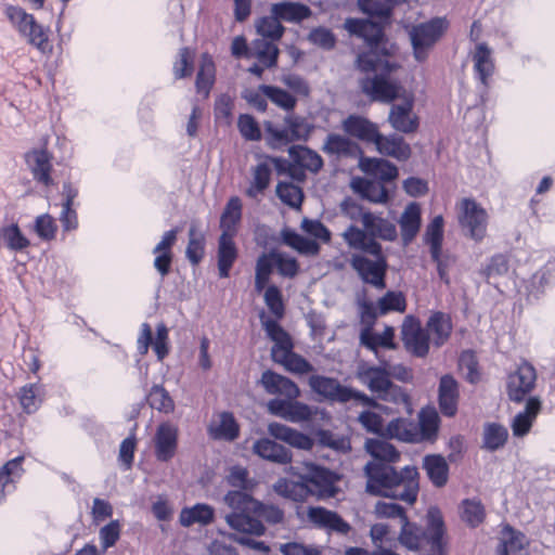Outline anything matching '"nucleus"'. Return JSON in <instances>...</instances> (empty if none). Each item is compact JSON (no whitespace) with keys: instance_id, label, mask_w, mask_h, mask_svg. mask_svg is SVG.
Returning <instances> with one entry per match:
<instances>
[{"instance_id":"nucleus-1","label":"nucleus","mask_w":555,"mask_h":555,"mask_svg":"<svg viewBox=\"0 0 555 555\" xmlns=\"http://www.w3.org/2000/svg\"><path fill=\"white\" fill-rule=\"evenodd\" d=\"M345 29L364 40L367 49L360 51L354 67L365 75L359 80L361 91L372 101L390 103L400 92V83L392 75L401 67L396 60L397 47L386 37L384 26L377 22L349 17Z\"/></svg>"},{"instance_id":"nucleus-2","label":"nucleus","mask_w":555,"mask_h":555,"mask_svg":"<svg viewBox=\"0 0 555 555\" xmlns=\"http://www.w3.org/2000/svg\"><path fill=\"white\" fill-rule=\"evenodd\" d=\"M366 492L414 504L418 490V472L415 466H405L400 472L384 463H367L364 467Z\"/></svg>"},{"instance_id":"nucleus-3","label":"nucleus","mask_w":555,"mask_h":555,"mask_svg":"<svg viewBox=\"0 0 555 555\" xmlns=\"http://www.w3.org/2000/svg\"><path fill=\"white\" fill-rule=\"evenodd\" d=\"M349 248L361 251L350 258L351 268L360 279L376 288H385V276L388 268L382 245L377 241H369L357 225H349L341 234Z\"/></svg>"},{"instance_id":"nucleus-4","label":"nucleus","mask_w":555,"mask_h":555,"mask_svg":"<svg viewBox=\"0 0 555 555\" xmlns=\"http://www.w3.org/2000/svg\"><path fill=\"white\" fill-rule=\"evenodd\" d=\"M230 512L224 514V520L233 530L262 535L266 531L263 524L255 517L258 501L242 490H231L223 496Z\"/></svg>"},{"instance_id":"nucleus-5","label":"nucleus","mask_w":555,"mask_h":555,"mask_svg":"<svg viewBox=\"0 0 555 555\" xmlns=\"http://www.w3.org/2000/svg\"><path fill=\"white\" fill-rule=\"evenodd\" d=\"M4 14L18 34L42 54H51L53 46L50 42V29L39 24L36 17L23 8L8 4Z\"/></svg>"},{"instance_id":"nucleus-6","label":"nucleus","mask_w":555,"mask_h":555,"mask_svg":"<svg viewBox=\"0 0 555 555\" xmlns=\"http://www.w3.org/2000/svg\"><path fill=\"white\" fill-rule=\"evenodd\" d=\"M297 467H291L294 475L306 480L309 493L318 500H326L336 496L338 476L327 468L313 463H304L302 472H296Z\"/></svg>"},{"instance_id":"nucleus-7","label":"nucleus","mask_w":555,"mask_h":555,"mask_svg":"<svg viewBox=\"0 0 555 555\" xmlns=\"http://www.w3.org/2000/svg\"><path fill=\"white\" fill-rule=\"evenodd\" d=\"M449 25L447 17H434L413 26L410 36L417 61L423 62L427 59L428 51L442 38Z\"/></svg>"},{"instance_id":"nucleus-8","label":"nucleus","mask_w":555,"mask_h":555,"mask_svg":"<svg viewBox=\"0 0 555 555\" xmlns=\"http://www.w3.org/2000/svg\"><path fill=\"white\" fill-rule=\"evenodd\" d=\"M459 221L465 233L479 242L487 233L488 214L474 199L464 198L460 204Z\"/></svg>"},{"instance_id":"nucleus-9","label":"nucleus","mask_w":555,"mask_h":555,"mask_svg":"<svg viewBox=\"0 0 555 555\" xmlns=\"http://www.w3.org/2000/svg\"><path fill=\"white\" fill-rule=\"evenodd\" d=\"M537 380V372L532 364L524 361L507 378V395L509 400L521 402L529 395Z\"/></svg>"},{"instance_id":"nucleus-10","label":"nucleus","mask_w":555,"mask_h":555,"mask_svg":"<svg viewBox=\"0 0 555 555\" xmlns=\"http://www.w3.org/2000/svg\"><path fill=\"white\" fill-rule=\"evenodd\" d=\"M401 338L408 351L423 358L429 351V335L412 315H406L401 326Z\"/></svg>"},{"instance_id":"nucleus-11","label":"nucleus","mask_w":555,"mask_h":555,"mask_svg":"<svg viewBox=\"0 0 555 555\" xmlns=\"http://www.w3.org/2000/svg\"><path fill=\"white\" fill-rule=\"evenodd\" d=\"M307 519L318 529L327 532H335L341 535H347L351 531V526L343 517L334 512L322 506H310L307 509Z\"/></svg>"},{"instance_id":"nucleus-12","label":"nucleus","mask_w":555,"mask_h":555,"mask_svg":"<svg viewBox=\"0 0 555 555\" xmlns=\"http://www.w3.org/2000/svg\"><path fill=\"white\" fill-rule=\"evenodd\" d=\"M268 411L285 421L301 423L311 420L313 411L311 406L296 399H272L268 402Z\"/></svg>"},{"instance_id":"nucleus-13","label":"nucleus","mask_w":555,"mask_h":555,"mask_svg":"<svg viewBox=\"0 0 555 555\" xmlns=\"http://www.w3.org/2000/svg\"><path fill=\"white\" fill-rule=\"evenodd\" d=\"M311 390L323 398L339 403L348 402L349 387L341 385L337 379L322 375L309 377Z\"/></svg>"},{"instance_id":"nucleus-14","label":"nucleus","mask_w":555,"mask_h":555,"mask_svg":"<svg viewBox=\"0 0 555 555\" xmlns=\"http://www.w3.org/2000/svg\"><path fill=\"white\" fill-rule=\"evenodd\" d=\"M260 321L268 337L274 341V346L272 347V356L274 360L293 349L291 336L286 331H284L276 320L267 317L264 312H262L260 314Z\"/></svg>"},{"instance_id":"nucleus-15","label":"nucleus","mask_w":555,"mask_h":555,"mask_svg":"<svg viewBox=\"0 0 555 555\" xmlns=\"http://www.w3.org/2000/svg\"><path fill=\"white\" fill-rule=\"evenodd\" d=\"M362 227L363 229H360V231L369 241H376L377 238L393 241L397 237L396 225L391 221L373 212L365 216Z\"/></svg>"},{"instance_id":"nucleus-16","label":"nucleus","mask_w":555,"mask_h":555,"mask_svg":"<svg viewBox=\"0 0 555 555\" xmlns=\"http://www.w3.org/2000/svg\"><path fill=\"white\" fill-rule=\"evenodd\" d=\"M356 376L369 388L371 392L376 393L377 398H379V395H382L391 383L389 374L387 373V367L384 365H360L357 370Z\"/></svg>"},{"instance_id":"nucleus-17","label":"nucleus","mask_w":555,"mask_h":555,"mask_svg":"<svg viewBox=\"0 0 555 555\" xmlns=\"http://www.w3.org/2000/svg\"><path fill=\"white\" fill-rule=\"evenodd\" d=\"M260 383L270 395H280L287 399H297L300 395L298 386L293 380L269 370L262 373Z\"/></svg>"},{"instance_id":"nucleus-18","label":"nucleus","mask_w":555,"mask_h":555,"mask_svg":"<svg viewBox=\"0 0 555 555\" xmlns=\"http://www.w3.org/2000/svg\"><path fill=\"white\" fill-rule=\"evenodd\" d=\"M268 433L275 439L300 450H311L314 444L313 439L309 436L281 423H270Z\"/></svg>"},{"instance_id":"nucleus-19","label":"nucleus","mask_w":555,"mask_h":555,"mask_svg":"<svg viewBox=\"0 0 555 555\" xmlns=\"http://www.w3.org/2000/svg\"><path fill=\"white\" fill-rule=\"evenodd\" d=\"M359 167L370 179L380 183L392 181L398 176L397 167L383 158L361 157Z\"/></svg>"},{"instance_id":"nucleus-20","label":"nucleus","mask_w":555,"mask_h":555,"mask_svg":"<svg viewBox=\"0 0 555 555\" xmlns=\"http://www.w3.org/2000/svg\"><path fill=\"white\" fill-rule=\"evenodd\" d=\"M474 73L483 87L489 86V79L495 70L492 51L487 43H478L473 54Z\"/></svg>"},{"instance_id":"nucleus-21","label":"nucleus","mask_w":555,"mask_h":555,"mask_svg":"<svg viewBox=\"0 0 555 555\" xmlns=\"http://www.w3.org/2000/svg\"><path fill=\"white\" fill-rule=\"evenodd\" d=\"M177 428L168 423L160 424L155 436L156 456L159 461L170 460L177 449Z\"/></svg>"},{"instance_id":"nucleus-22","label":"nucleus","mask_w":555,"mask_h":555,"mask_svg":"<svg viewBox=\"0 0 555 555\" xmlns=\"http://www.w3.org/2000/svg\"><path fill=\"white\" fill-rule=\"evenodd\" d=\"M270 12L275 14L281 23L299 24L312 15V11L307 4L293 1L273 3Z\"/></svg>"},{"instance_id":"nucleus-23","label":"nucleus","mask_w":555,"mask_h":555,"mask_svg":"<svg viewBox=\"0 0 555 555\" xmlns=\"http://www.w3.org/2000/svg\"><path fill=\"white\" fill-rule=\"evenodd\" d=\"M459 385L451 375H444L439 384V408L443 415L454 416L457 411Z\"/></svg>"},{"instance_id":"nucleus-24","label":"nucleus","mask_w":555,"mask_h":555,"mask_svg":"<svg viewBox=\"0 0 555 555\" xmlns=\"http://www.w3.org/2000/svg\"><path fill=\"white\" fill-rule=\"evenodd\" d=\"M350 188L362 198L372 203H386L388 199V192L384 184L370 178H352Z\"/></svg>"},{"instance_id":"nucleus-25","label":"nucleus","mask_w":555,"mask_h":555,"mask_svg":"<svg viewBox=\"0 0 555 555\" xmlns=\"http://www.w3.org/2000/svg\"><path fill=\"white\" fill-rule=\"evenodd\" d=\"M26 163L28 164L34 178L44 185L52 183L50 171L52 169L51 159L52 156L43 149L34 150L26 153Z\"/></svg>"},{"instance_id":"nucleus-26","label":"nucleus","mask_w":555,"mask_h":555,"mask_svg":"<svg viewBox=\"0 0 555 555\" xmlns=\"http://www.w3.org/2000/svg\"><path fill=\"white\" fill-rule=\"evenodd\" d=\"M541 400L538 397H530L525 405V410L519 412L512 422L513 435L524 437L527 435L541 411Z\"/></svg>"},{"instance_id":"nucleus-27","label":"nucleus","mask_w":555,"mask_h":555,"mask_svg":"<svg viewBox=\"0 0 555 555\" xmlns=\"http://www.w3.org/2000/svg\"><path fill=\"white\" fill-rule=\"evenodd\" d=\"M413 102L405 101L391 107L389 120L392 127L401 132L410 133L417 129L418 119L413 115Z\"/></svg>"},{"instance_id":"nucleus-28","label":"nucleus","mask_w":555,"mask_h":555,"mask_svg":"<svg viewBox=\"0 0 555 555\" xmlns=\"http://www.w3.org/2000/svg\"><path fill=\"white\" fill-rule=\"evenodd\" d=\"M253 450L260 457L278 464H287L292 461V453L288 449L268 438L257 440Z\"/></svg>"},{"instance_id":"nucleus-29","label":"nucleus","mask_w":555,"mask_h":555,"mask_svg":"<svg viewBox=\"0 0 555 555\" xmlns=\"http://www.w3.org/2000/svg\"><path fill=\"white\" fill-rule=\"evenodd\" d=\"M343 128L348 135L354 139H386L377 131L374 124L358 115L348 116L344 120Z\"/></svg>"},{"instance_id":"nucleus-30","label":"nucleus","mask_w":555,"mask_h":555,"mask_svg":"<svg viewBox=\"0 0 555 555\" xmlns=\"http://www.w3.org/2000/svg\"><path fill=\"white\" fill-rule=\"evenodd\" d=\"M423 468L434 486L441 488L448 482L449 466L443 456L439 454L426 455L423 459Z\"/></svg>"},{"instance_id":"nucleus-31","label":"nucleus","mask_w":555,"mask_h":555,"mask_svg":"<svg viewBox=\"0 0 555 555\" xmlns=\"http://www.w3.org/2000/svg\"><path fill=\"white\" fill-rule=\"evenodd\" d=\"M426 517L428 518V515ZM425 538L429 540L428 528L424 530L417 524L409 521L408 518H402L401 530L398 538L402 546L410 551H418Z\"/></svg>"},{"instance_id":"nucleus-32","label":"nucleus","mask_w":555,"mask_h":555,"mask_svg":"<svg viewBox=\"0 0 555 555\" xmlns=\"http://www.w3.org/2000/svg\"><path fill=\"white\" fill-rule=\"evenodd\" d=\"M280 49L274 41L255 39L251 42V59H256L268 69L278 65Z\"/></svg>"},{"instance_id":"nucleus-33","label":"nucleus","mask_w":555,"mask_h":555,"mask_svg":"<svg viewBox=\"0 0 555 555\" xmlns=\"http://www.w3.org/2000/svg\"><path fill=\"white\" fill-rule=\"evenodd\" d=\"M273 489L279 495L294 502H302L311 496L306 480L300 478L298 481L281 478L273 485Z\"/></svg>"},{"instance_id":"nucleus-34","label":"nucleus","mask_w":555,"mask_h":555,"mask_svg":"<svg viewBox=\"0 0 555 555\" xmlns=\"http://www.w3.org/2000/svg\"><path fill=\"white\" fill-rule=\"evenodd\" d=\"M440 417L434 408L422 409L418 414V442L434 441L439 430Z\"/></svg>"},{"instance_id":"nucleus-35","label":"nucleus","mask_w":555,"mask_h":555,"mask_svg":"<svg viewBox=\"0 0 555 555\" xmlns=\"http://www.w3.org/2000/svg\"><path fill=\"white\" fill-rule=\"evenodd\" d=\"M384 435L403 442H418L417 425L402 417L390 421Z\"/></svg>"},{"instance_id":"nucleus-36","label":"nucleus","mask_w":555,"mask_h":555,"mask_svg":"<svg viewBox=\"0 0 555 555\" xmlns=\"http://www.w3.org/2000/svg\"><path fill=\"white\" fill-rule=\"evenodd\" d=\"M395 330L391 326H386L383 333L375 334L372 328H363L360 333V344L367 349L377 353L378 347L387 349H395L393 344Z\"/></svg>"},{"instance_id":"nucleus-37","label":"nucleus","mask_w":555,"mask_h":555,"mask_svg":"<svg viewBox=\"0 0 555 555\" xmlns=\"http://www.w3.org/2000/svg\"><path fill=\"white\" fill-rule=\"evenodd\" d=\"M402 240L410 243L417 234L421 225V209L416 203L409 204L399 220Z\"/></svg>"},{"instance_id":"nucleus-38","label":"nucleus","mask_w":555,"mask_h":555,"mask_svg":"<svg viewBox=\"0 0 555 555\" xmlns=\"http://www.w3.org/2000/svg\"><path fill=\"white\" fill-rule=\"evenodd\" d=\"M365 449L374 457V463H395L400 459V453L388 441L383 439H369L365 442Z\"/></svg>"},{"instance_id":"nucleus-39","label":"nucleus","mask_w":555,"mask_h":555,"mask_svg":"<svg viewBox=\"0 0 555 555\" xmlns=\"http://www.w3.org/2000/svg\"><path fill=\"white\" fill-rule=\"evenodd\" d=\"M282 241L285 245L305 256H317L320 253V245L310 238H307L291 229H284L281 232Z\"/></svg>"},{"instance_id":"nucleus-40","label":"nucleus","mask_w":555,"mask_h":555,"mask_svg":"<svg viewBox=\"0 0 555 555\" xmlns=\"http://www.w3.org/2000/svg\"><path fill=\"white\" fill-rule=\"evenodd\" d=\"M242 219V202L238 197L234 196L227 203L220 218L221 234L234 235L236 228Z\"/></svg>"},{"instance_id":"nucleus-41","label":"nucleus","mask_w":555,"mask_h":555,"mask_svg":"<svg viewBox=\"0 0 555 555\" xmlns=\"http://www.w3.org/2000/svg\"><path fill=\"white\" fill-rule=\"evenodd\" d=\"M274 268H276L274 250L258 257L255 268V291L258 294L266 288Z\"/></svg>"},{"instance_id":"nucleus-42","label":"nucleus","mask_w":555,"mask_h":555,"mask_svg":"<svg viewBox=\"0 0 555 555\" xmlns=\"http://www.w3.org/2000/svg\"><path fill=\"white\" fill-rule=\"evenodd\" d=\"M214 508L204 503L195 504L192 507H185L180 513V524L183 527H190L193 524L208 525L212 521Z\"/></svg>"},{"instance_id":"nucleus-43","label":"nucleus","mask_w":555,"mask_h":555,"mask_svg":"<svg viewBox=\"0 0 555 555\" xmlns=\"http://www.w3.org/2000/svg\"><path fill=\"white\" fill-rule=\"evenodd\" d=\"M397 0H358L359 9L366 15L387 23Z\"/></svg>"},{"instance_id":"nucleus-44","label":"nucleus","mask_w":555,"mask_h":555,"mask_svg":"<svg viewBox=\"0 0 555 555\" xmlns=\"http://www.w3.org/2000/svg\"><path fill=\"white\" fill-rule=\"evenodd\" d=\"M253 180L250 186L246 190V195L255 198L262 193L270 184L271 166L268 160L259 163L253 168Z\"/></svg>"},{"instance_id":"nucleus-45","label":"nucleus","mask_w":555,"mask_h":555,"mask_svg":"<svg viewBox=\"0 0 555 555\" xmlns=\"http://www.w3.org/2000/svg\"><path fill=\"white\" fill-rule=\"evenodd\" d=\"M461 519L469 527L476 528L486 518L485 506L479 500L465 499L461 503Z\"/></svg>"},{"instance_id":"nucleus-46","label":"nucleus","mask_w":555,"mask_h":555,"mask_svg":"<svg viewBox=\"0 0 555 555\" xmlns=\"http://www.w3.org/2000/svg\"><path fill=\"white\" fill-rule=\"evenodd\" d=\"M216 68L212 60L208 55H204L199 69L196 75L195 86L198 93L208 96L215 83Z\"/></svg>"},{"instance_id":"nucleus-47","label":"nucleus","mask_w":555,"mask_h":555,"mask_svg":"<svg viewBox=\"0 0 555 555\" xmlns=\"http://www.w3.org/2000/svg\"><path fill=\"white\" fill-rule=\"evenodd\" d=\"M256 28L257 33L262 37L261 39L274 42L279 41L285 33V27L282 25L280 18L272 13L270 16L259 18Z\"/></svg>"},{"instance_id":"nucleus-48","label":"nucleus","mask_w":555,"mask_h":555,"mask_svg":"<svg viewBox=\"0 0 555 555\" xmlns=\"http://www.w3.org/2000/svg\"><path fill=\"white\" fill-rule=\"evenodd\" d=\"M525 537L521 533L515 532L509 529L504 533L498 545V555H527L525 548Z\"/></svg>"},{"instance_id":"nucleus-49","label":"nucleus","mask_w":555,"mask_h":555,"mask_svg":"<svg viewBox=\"0 0 555 555\" xmlns=\"http://www.w3.org/2000/svg\"><path fill=\"white\" fill-rule=\"evenodd\" d=\"M210 435L215 439L233 440L238 436L237 424L230 413H222L219 416V422L209 427Z\"/></svg>"},{"instance_id":"nucleus-50","label":"nucleus","mask_w":555,"mask_h":555,"mask_svg":"<svg viewBox=\"0 0 555 555\" xmlns=\"http://www.w3.org/2000/svg\"><path fill=\"white\" fill-rule=\"evenodd\" d=\"M451 323L443 313L437 312L427 322V331L434 336V343L441 346L451 333Z\"/></svg>"},{"instance_id":"nucleus-51","label":"nucleus","mask_w":555,"mask_h":555,"mask_svg":"<svg viewBox=\"0 0 555 555\" xmlns=\"http://www.w3.org/2000/svg\"><path fill=\"white\" fill-rule=\"evenodd\" d=\"M426 242L430 246L431 259H438V253L442 249L443 218L436 216L426 229Z\"/></svg>"},{"instance_id":"nucleus-52","label":"nucleus","mask_w":555,"mask_h":555,"mask_svg":"<svg viewBox=\"0 0 555 555\" xmlns=\"http://www.w3.org/2000/svg\"><path fill=\"white\" fill-rule=\"evenodd\" d=\"M260 90L267 94L268 99L273 104L284 111H293L297 104L296 98L282 88L270 85H260Z\"/></svg>"},{"instance_id":"nucleus-53","label":"nucleus","mask_w":555,"mask_h":555,"mask_svg":"<svg viewBox=\"0 0 555 555\" xmlns=\"http://www.w3.org/2000/svg\"><path fill=\"white\" fill-rule=\"evenodd\" d=\"M373 143L376 150L386 156L398 160H406L411 155V149L405 141H369Z\"/></svg>"},{"instance_id":"nucleus-54","label":"nucleus","mask_w":555,"mask_h":555,"mask_svg":"<svg viewBox=\"0 0 555 555\" xmlns=\"http://www.w3.org/2000/svg\"><path fill=\"white\" fill-rule=\"evenodd\" d=\"M204 235L197 231L195 224H192L189 230V243L186 246L185 255L186 258L193 263L197 264L204 257L205 247Z\"/></svg>"},{"instance_id":"nucleus-55","label":"nucleus","mask_w":555,"mask_h":555,"mask_svg":"<svg viewBox=\"0 0 555 555\" xmlns=\"http://www.w3.org/2000/svg\"><path fill=\"white\" fill-rule=\"evenodd\" d=\"M377 308L379 314L384 315L391 311L404 312L406 309V300L401 292H387L377 301Z\"/></svg>"},{"instance_id":"nucleus-56","label":"nucleus","mask_w":555,"mask_h":555,"mask_svg":"<svg viewBox=\"0 0 555 555\" xmlns=\"http://www.w3.org/2000/svg\"><path fill=\"white\" fill-rule=\"evenodd\" d=\"M147 402L152 409L164 413H170L175 408L168 391L159 385H155L151 388L147 395Z\"/></svg>"},{"instance_id":"nucleus-57","label":"nucleus","mask_w":555,"mask_h":555,"mask_svg":"<svg viewBox=\"0 0 555 555\" xmlns=\"http://www.w3.org/2000/svg\"><path fill=\"white\" fill-rule=\"evenodd\" d=\"M276 195L284 204L288 205L292 208H299L304 194L299 186L295 185L292 182H279L276 185Z\"/></svg>"},{"instance_id":"nucleus-58","label":"nucleus","mask_w":555,"mask_h":555,"mask_svg":"<svg viewBox=\"0 0 555 555\" xmlns=\"http://www.w3.org/2000/svg\"><path fill=\"white\" fill-rule=\"evenodd\" d=\"M284 364L286 370L296 374H307L314 371V367L301 356L292 350L275 360Z\"/></svg>"},{"instance_id":"nucleus-59","label":"nucleus","mask_w":555,"mask_h":555,"mask_svg":"<svg viewBox=\"0 0 555 555\" xmlns=\"http://www.w3.org/2000/svg\"><path fill=\"white\" fill-rule=\"evenodd\" d=\"M507 439V430L499 424H490L485 429L483 444L488 450L501 448Z\"/></svg>"},{"instance_id":"nucleus-60","label":"nucleus","mask_w":555,"mask_h":555,"mask_svg":"<svg viewBox=\"0 0 555 555\" xmlns=\"http://www.w3.org/2000/svg\"><path fill=\"white\" fill-rule=\"evenodd\" d=\"M292 154H295V162L301 168H307L310 171H318L322 165V158L313 151L306 147H298V150H291Z\"/></svg>"},{"instance_id":"nucleus-61","label":"nucleus","mask_w":555,"mask_h":555,"mask_svg":"<svg viewBox=\"0 0 555 555\" xmlns=\"http://www.w3.org/2000/svg\"><path fill=\"white\" fill-rule=\"evenodd\" d=\"M263 299L270 312L276 319H282L285 308L280 288L275 285H269L264 291Z\"/></svg>"},{"instance_id":"nucleus-62","label":"nucleus","mask_w":555,"mask_h":555,"mask_svg":"<svg viewBox=\"0 0 555 555\" xmlns=\"http://www.w3.org/2000/svg\"><path fill=\"white\" fill-rule=\"evenodd\" d=\"M1 237L7 247L12 250H22L29 245V241L22 234L16 224L4 228L1 231Z\"/></svg>"},{"instance_id":"nucleus-63","label":"nucleus","mask_w":555,"mask_h":555,"mask_svg":"<svg viewBox=\"0 0 555 555\" xmlns=\"http://www.w3.org/2000/svg\"><path fill=\"white\" fill-rule=\"evenodd\" d=\"M318 440L321 446L331 448L335 451L346 453L350 447V440L346 437L335 435L328 430H320L318 434Z\"/></svg>"},{"instance_id":"nucleus-64","label":"nucleus","mask_w":555,"mask_h":555,"mask_svg":"<svg viewBox=\"0 0 555 555\" xmlns=\"http://www.w3.org/2000/svg\"><path fill=\"white\" fill-rule=\"evenodd\" d=\"M234 101L229 94H221L217 98L214 106V115L217 121L231 124L233 116Z\"/></svg>"}]
</instances>
